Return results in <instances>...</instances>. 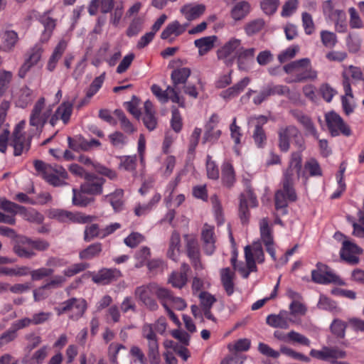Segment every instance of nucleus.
Segmentation results:
<instances>
[{
    "label": "nucleus",
    "instance_id": "obj_34",
    "mask_svg": "<svg viewBox=\"0 0 364 364\" xmlns=\"http://www.w3.org/2000/svg\"><path fill=\"white\" fill-rule=\"evenodd\" d=\"M187 25H181L178 21H175L167 25L166 28L162 31L161 38L164 40H168L169 43H172L174 38L172 36H178L183 33L186 29Z\"/></svg>",
    "mask_w": 364,
    "mask_h": 364
},
{
    "label": "nucleus",
    "instance_id": "obj_54",
    "mask_svg": "<svg viewBox=\"0 0 364 364\" xmlns=\"http://www.w3.org/2000/svg\"><path fill=\"white\" fill-rule=\"evenodd\" d=\"M304 169L309 173L310 176H322V170L318 162L315 159H310L306 161L304 164Z\"/></svg>",
    "mask_w": 364,
    "mask_h": 364
},
{
    "label": "nucleus",
    "instance_id": "obj_10",
    "mask_svg": "<svg viewBox=\"0 0 364 364\" xmlns=\"http://www.w3.org/2000/svg\"><path fill=\"white\" fill-rule=\"evenodd\" d=\"M45 101L44 97H41L35 103L29 119L31 126H43L50 116L51 109L46 107Z\"/></svg>",
    "mask_w": 364,
    "mask_h": 364
},
{
    "label": "nucleus",
    "instance_id": "obj_26",
    "mask_svg": "<svg viewBox=\"0 0 364 364\" xmlns=\"http://www.w3.org/2000/svg\"><path fill=\"white\" fill-rule=\"evenodd\" d=\"M247 198L250 200L252 207H255L257 205L256 197L250 189L247 190L246 195L243 193L240 195L239 215L242 223H247L249 219L250 214L247 208Z\"/></svg>",
    "mask_w": 364,
    "mask_h": 364
},
{
    "label": "nucleus",
    "instance_id": "obj_14",
    "mask_svg": "<svg viewBox=\"0 0 364 364\" xmlns=\"http://www.w3.org/2000/svg\"><path fill=\"white\" fill-rule=\"evenodd\" d=\"M186 252L190 259L192 266L196 270L203 268L200 260V252L198 240L189 235H185Z\"/></svg>",
    "mask_w": 364,
    "mask_h": 364
},
{
    "label": "nucleus",
    "instance_id": "obj_51",
    "mask_svg": "<svg viewBox=\"0 0 364 364\" xmlns=\"http://www.w3.org/2000/svg\"><path fill=\"white\" fill-rule=\"evenodd\" d=\"M339 0H327L323 3L322 9L325 15L328 16L331 19L337 17L336 12L343 11L338 7Z\"/></svg>",
    "mask_w": 364,
    "mask_h": 364
},
{
    "label": "nucleus",
    "instance_id": "obj_50",
    "mask_svg": "<svg viewBox=\"0 0 364 364\" xmlns=\"http://www.w3.org/2000/svg\"><path fill=\"white\" fill-rule=\"evenodd\" d=\"M73 203L75 205L86 207L95 200L94 198L86 196L85 194L87 193L82 191L81 189L77 191L75 188H73Z\"/></svg>",
    "mask_w": 364,
    "mask_h": 364
},
{
    "label": "nucleus",
    "instance_id": "obj_23",
    "mask_svg": "<svg viewBox=\"0 0 364 364\" xmlns=\"http://www.w3.org/2000/svg\"><path fill=\"white\" fill-rule=\"evenodd\" d=\"M191 271V268L187 263H182L181 265L180 271L173 272L168 282L172 287L178 289H182L188 282V274Z\"/></svg>",
    "mask_w": 364,
    "mask_h": 364
},
{
    "label": "nucleus",
    "instance_id": "obj_35",
    "mask_svg": "<svg viewBox=\"0 0 364 364\" xmlns=\"http://www.w3.org/2000/svg\"><path fill=\"white\" fill-rule=\"evenodd\" d=\"M199 299L205 316L209 320L215 321V318L210 311L212 306L216 302L215 296L207 291H201L199 294Z\"/></svg>",
    "mask_w": 364,
    "mask_h": 364
},
{
    "label": "nucleus",
    "instance_id": "obj_38",
    "mask_svg": "<svg viewBox=\"0 0 364 364\" xmlns=\"http://www.w3.org/2000/svg\"><path fill=\"white\" fill-rule=\"evenodd\" d=\"M181 237L176 231H173L171 235L168 248L167 250V257L174 262H177L180 255Z\"/></svg>",
    "mask_w": 364,
    "mask_h": 364
},
{
    "label": "nucleus",
    "instance_id": "obj_4",
    "mask_svg": "<svg viewBox=\"0 0 364 364\" xmlns=\"http://www.w3.org/2000/svg\"><path fill=\"white\" fill-rule=\"evenodd\" d=\"M283 69L287 74L295 73L293 78L286 80L288 83L302 82L308 80H315L317 77V73L312 69L309 58L293 61L285 65Z\"/></svg>",
    "mask_w": 364,
    "mask_h": 364
},
{
    "label": "nucleus",
    "instance_id": "obj_3",
    "mask_svg": "<svg viewBox=\"0 0 364 364\" xmlns=\"http://www.w3.org/2000/svg\"><path fill=\"white\" fill-rule=\"evenodd\" d=\"M33 164L38 174L48 184L55 187L67 185L65 180L68 174L62 166L48 164L41 160H35Z\"/></svg>",
    "mask_w": 364,
    "mask_h": 364
},
{
    "label": "nucleus",
    "instance_id": "obj_44",
    "mask_svg": "<svg viewBox=\"0 0 364 364\" xmlns=\"http://www.w3.org/2000/svg\"><path fill=\"white\" fill-rule=\"evenodd\" d=\"M250 5L247 1H240L231 10V16L235 21L242 19L250 12Z\"/></svg>",
    "mask_w": 364,
    "mask_h": 364
},
{
    "label": "nucleus",
    "instance_id": "obj_8",
    "mask_svg": "<svg viewBox=\"0 0 364 364\" xmlns=\"http://www.w3.org/2000/svg\"><path fill=\"white\" fill-rule=\"evenodd\" d=\"M242 46L240 39L231 38L217 50L218 59L227 66L232 65Z\"/></svg>",
    "mask_w": 364,
    "mask_h": 364
},
{
    "label": "nucleus",
    "instance_id": "obj_20",
    "mask_svg": "<svg viewBox=\"0 0 364 364\" xmlns=\"http://www.w3.org/2000/svg\"><path fill=\"white\" fill-rule=\"evenodd\" d=\"M141 119L144 125L149 131L154 130L158 124V118L154 105L150 100L144 104V111L141 113Z\"/></svg>",
    "mask_w": 364,
    "mask_h": 364
},
{
    "label": "nucleus",
    "instance_id": "obj_48",
    "mask_svg": "<svg viewBox=\"0 0 364 364\" xmlns=\"http://www.w3.org/2000/svg\"><path fill=\"white\" fill-rule=\"evenodd\" d=\"M148 357L151 364H159L161 362L156 338L148 341Z\"/></svg>",
    "mask_w": 364,
    "mask_h": 364
},
{
    "label": "nucleus",
    "instance_id": "obj_1",
    "mask_svg": "<svg viewBox=\"0 0 364 364\" xmlns=\"http://www.w3.org/2000/svg\"><path fill=\"white\" fill-rule=\"evenodd\" d=\"M302 157L299 152L291 154L289 165L284 173L282 188L275 193L274 200L277 210H282L286 213V208L289 202H294L297 196L294 187V178L299 176L301 168Z\"/></svg>",
    "mask_w": 364,
    "mask_h": 364
},
{
    "label": "nucleus",
    "instance_id": "obj_13",
    "mask_svg": "<svg viewBox=\"0 0 364 364\" xmlns=\"http://www.w3.org/2000/svg\"><path fill=\"white\" fill-rule=\"evenodd\" d=\"M85 182L81 184L80 189L89 195L97 196L103 193V186L105 179L95 174L86 173Z\"/></svg>",
    "mask_w": 364,
    "mask_h": 364
},
{
    "label": "nucleus",
    "instance_id": "obj_11",
    "mask_svg": "<svg viewBox=\"0 0 364 364\" xmlns=\"http://www.w3.org/2000/svg\"><path fill=\"white\" fill-rule=\"evenodd\" d=\"M156 288V284L150 283L138 287L134 291L135 297L151 311H156L159 308L156 301L151 297V294L154 293Z\"/></svg>",
    "mask_w": 364,
    "mask_h": 364
},
{
    "label": "nucleus",
    "instance_id": "obj_16",
    "mask_svg": "<svg viewBox=\"0 0 364 364\" xmlns=\"http://www.w3.org/2000/svg\"><path fill=\"white\" fill-rule=\"evenodd\" d=\"M43 51V48L39 43L35 45L30 50L28 58L19 68L18 73L19 77L24 78L31 68L38 64L41 60Z\"/></svg>",
    "mask_w": 364,
    "mask_h": 364
},
{
    "label": "nucleus",
    "instance_id": "obj_36",
    "mask_svg": "<svg viewBox=\"0 0 364 364\" xmlns=\"http://www.w3.org/2000/svg\"><path fill=\"white\" fill-rule=\"evenodd\" d=\"M220 280L223 287L228 296H231L234 293L235 289V272L229 267L220 269Z\"/></svg>",
    "mask_w": 364,
    "mask_h": 364
},
{
    "label": "nucleus",
    "instance_id": "obj_21",
    "mask_svg": "<svg viewBox=\"0 0 364 364\" xmlns=\"http://www.w3.org/2000/svg\"><path fill=\"white\" fill-rule=\"evenodd\" d=\"M260 235L261 240L266 247L267 252L274 260H276L274 240L269 228L268 220L266 218H262L260 221Z\"/></svg>",
    "mask_w": 364,
    "mask_h": 364
},
{
    "label": "nucleus",
    "instance_id": "obj_59",
    "mask_svg": "<svg viewBox=\"0 0 364 364\" xmlns=\"http://www.w3.org/2000/svg\"><path fill=\"white\" fill-rule=\"evenodd\" d=\"M13 74L10 71H0V97H2L8 90L12 80Z\"/></svg>",
    "mask_w": 364,
    "mask_h": 364
},
{
    "label": "nucleus",
    "instance_id": "obj_17",
    "mask_svg": "<svg viewBox=\"0 0 364 364\" xmlns=\"http://www.w3.org/2000/svg\"><path fill=\"white\" fill-rule=\"evenodd\" d=\"M310 355L322 360H327L331 358L337 360L338 358H345L346 357V352L338 347L323 346L319 350L312 349L310 351Z\"/></svg>",
    "mask_w": 364,
    "mask_h": 364
},
{
    "label": "nucleus",
    "instance_id": "obj_47",
    "mask_svg": "<svg viewBox=\"0 0 364 364\" xmlns=\"http://www.w3.org/2000/svg\"><path fill=\"white\" fill-rule=\"evenodd\" d=\"M222 181L223 184L230 188L235 181V175L232 166L230 163H225L222 168Z\"/></svg>",
    "mask_w": 364,
    "mask_h": 364
},
{
    "label": "nucleus",
    "instance_id": "obj_29",
    "mask_svg": "<svg viewBox=\"0 0 364 364\" xmlns=\"http://www.w3.org/2000/svg\"><path fill=\"white\" fill-rule=\"evenodd\" d=\"M121 277V272L116 269H104L92 277V281L96 284H107L117 280Z\"/></svg>",
    "mask_w": 364,
    "mask_h": 364
},
{
    "label": "nucleus",
    "instance_id": "obj_27",
    "mask_svg": "<svg viewBox=\"0 0 364 364\" xmlns=\"http://www.w3.org/2000/svg\"><path fill=\"white\" fill-rule=\"evenodd\" d=\"M11 146L14 148V156H21L29 150L31 141L26 139V135H17V132H13Z\"/></svg>",
    "mask_w": 364,
    "mask_h": 364
},
{
    "label": "nucleus",
    "instance_id": "obj_39",
    "mask_svg": "<svg viewBox=\"0 0 364 364\" xmlns=\"http://www.w3.org/2000/svg\"><path fill=\"white\" fill-rule=\"evenodd\" d=\"M311 279L314 282L321 284L330 283L341 284V279L336 274H327L325 275L316 269L311 271Z\"/></svg>",
    "mask_w": 364,
    "mask_h": 364
},
{
    "label": "nucleus",
    "instance_id": "obj_24",
    "mask_svg": "<svg viewBox=\"0 0 364 364\" xmlns=\"http://www.w3.org/2000/svg\"><path fill=\"white\" fill-rule=\"evenodd\" d=\"M255 50L254 48H245L242 46L235 58L239 70L247 71L250 68L254 63Z\"/></svg>",
    "mask_w": 364,
    "mask_h": 364
},
{
    "label": "nucleus",
    "instance_id": "obj_43",
    "mask_svg": "<svg viewBox=\"0 0 364 364\" xmlns=\"http://www.w3.org/2000/svg\"><path fill=\"white\" fill-rule=\"evenodd\" d=\"M217 39L216 36H210L196 40L194 44L198 48L199 55H204L210 51L214 47Z\"/></svg>",
    "mask_w": 364,
    "mask_h": 364
},
{
    "label": "nucleus",
    "instance_id": "obj_56",
    "mask_svg": "<svg viewBox=\"0 0 364 364\" xmlns=\"http://www.w3.org/2000/svg\"><path fill=\"white\" fill-rule=\"evenodd\" d=\"M347 323L340 319H334L331 325V331L336 337L343 338L346 335Z\"/></svg>",
    "mask_w": 364,
    "mask_h": 364
},
{
    "label": "nucleus",
    "instance_id": "obj_61",
    "mask_svg": "<svg viewBox=\"0 0 364 364\" xmlns=\"http://www.w3.org/2000/svg\"><path fill=\"white\" fill-rule=\"evenodd\" d=\"M317 306L321 310L336 311L338 309L336 303L324 295H321Z\"/></svg>",
    "mask_w": 364,
    "mask_h": 364
},
{
    "label": "nucleus",
    "instance_id": "obj_57",
    "mask_svg": "<svg viewBox=\"0 0 364 364\" xmlns=\"http://www.w3.org/2000/svg\"><path fill=\"white\" fill-rule=\"evenodd\" d=\"M0 208L14 214L25 210L23 206H21L5 198H0Z\"/></svg>",
    "mask_w": 364,
    "mask_h": 364
},
{
    "label": "nucleus",
    "instance_id": "obj_58",
    "mask_svg": "<svg viewBox=\"0 0 364 364\" xmlns=\"http://www.w3.org/2000/svg\"><path fill=\"white\" fill-rule=\"evenodd\" d=\"M322 44L326 48H333L337 43L336 35L331 31L323 30L320 33Z\"/></svg>",
    "mask_w": 364,
    "mask_h": 364
},
{
    "label": "nucleus",
    "instance_id": "obj_25",
    "mask_svg": "<svg viewBox=\"0 0 364 364\" xmlns=\"http://www.w3.org/2000/svg\"><path fill=\"white\" fill-rule=\"evenodd\" d=\"M362 252L361 249L355 243L349 240H344L343 242V247L341 250V257L351 264H356L359 259L356 255Z\"/></svg>",
    "mask_w": 364,
    "mask_h": 364
},
{
    "label": "nucleus",
    "instance_id": "obj_49",
    "mask_svg": "<svg viewBox=\"0 0 364 364\" xmlns=\"http://www.w3.org/2000/svg\"><path fill=\"white\" fill-rule=\"evenodd\" d=\"M68 146L75 151H87V140L81 136H77L75 138L68 137Z\"/></svg>",
    "mask_w": 364,
    "mask_h": 364
},
{
    "label": "nucleus",
    "instance_id": "obj_37",
    "mask_svg": "<svg viewBox=\"0 0 364 364\" xmlns=\"http://www.w3.org/2000/svg\"><path fill=\"white\" fill-rule=\"evenodd\" d=\"M218 121L219 118L218 115L213 114L211 116L205 126V132L203 138V143H205L206 141H215L220 137L221 134V131H214V129L217 124L218 123Z\"/></svg>",
    "mask_w": 364,
    "mask_h": 364
},
{
    "label": "nucleus",
    "instance_id": "obj_6",
    "mask_svg": "<svg viewBox=\"0 0 364 364\" xmlns=\"http://www.w3.org/2000/svg\"><path fill=\"white\" fill-rule=\"evenodd\" d=\"M190 75L191 70L188 68H181L174 70L171 75L173 86L167 87V90H169V92L172 94L170 97V100L181 107H185V100L183 97L179 95L180 89L178 85L185 84Z\"/></svg>",
    "mask_w": 364,
    "mask_h": 364
},
{
    "label": "nucleus",
    "instance_id": "obj_9",
    "mask_svg": "<svg viewBox=\"0 0 364 364\" xmlns=\"http://www.w3.org/2000/svg\"><path fill=\"white\" fill-rule=\"evenodd\" d=\"M325 120L328 129L332 136L343 134L346 136L351 135L350 127L345 123L343 119L334 112H330L325 114Z\"/></svg>",
    "mask_w": 364,
    "mask_h": 364
},
{
    "label": "nucleus",
    "instance_id": "obj_5",
    "mask_svg": "<svg viewBox=\"0 0 364 364\" xmlns=\"http://www.w3.org/2000/svg\"><path fill=\"white\" fill-rule=\"evenodd\" d=\"M279 147L282 151L287 152L291 142L301 153L305 149L304 139L300 130L294 125L281 127L278 131ZM301 155V154H300Z\"/></svg>",
    "mask_w": 364,
    "mask_h": 364
},
{
    "label": "nucleus",
    "instance_id": "obj_2",
    "mask_svg": "<svg viewBox=\"0 0 364 364\" xmlns=\"http://www.w3.org/2000/svg\"><path fill=\"white\" fill-rule=\"evenodd\" d=\"M50 247L44 240H33L23 235H18L13 240V252L22 259H31L36 256L35 250L46 251Z\"/></svg>",
    "mask_w": 364,
    "mask_h": 364
},
{
    "label": "nucleus",
    "instance_id": "obj_53",
    "mask_svg": "<svg viewBox=\"0 0 364 364\" xmlns=\"http://www.w3.org/2000/svg\"><path fill=\"white\" fill-rule=\"evenodd\" d=\"M264 21L257 18L248 22L245 26V31L248 36H252L259 32L264 26Z\"/></svg>",
    "mask_w": 364,
    "mask_h": 364
},
{
    "label": "nucleus",
    "instance_id": "obj_12",
    "mask_svg": "<svg viewBox=\"0 0 364 364\" xmlns=\"http://www.w3.org/2000/svg\"><path fill=\"white\" fill-rule=\"evenodd\" d=\"M245 256L247 269L250 271H257L255 260L261 263L264 259L261 243L255 242L252 245H247L245 247Z\"/></svg>",
    "mask_w": 364,
    "mask_h": 364
},
{
    "label": "nucleus",
    "instance_id": "obj_22",
    "mask_svg": "<svg viewBox=\"0 0 364 364\" xmlns=\"http://www.w3.org/2000/svg\"><path fill=\"white\" fill-rule=\"evenodd\" d=\"M73 102H64L57 108L49 121L53 127L55 125L59 119H61L65 124L68 123L73 112Z\"/></svg>",
    "mask_w": 364,
    "mask_h": 364
},
{
    "label": "nucleus",
    "instance_id": "obj_64",
    "mask_svg": "<svg viewBox=\"0 0 364 364\" xmlns=\"http://www.w3.org/2000/svg\"><path fill=\"white\" fill-rule=\"evenodd\" d=\"M119 166L128 171H134L136 166V156H124L120 157Z\"/></svg>",
    "mask_w": 364,
    "mask_h": 364
},
{
    "label": "nucleus",
    "instance_id": "obj_52",
    "mask_svg": "<svg viewBox=\"0 0 364 364\" xmlns=\"http://www.w3.org/2000/svg\"><path fill=\"white\" fill-rule=\"evenodd\" d=\"M112 145L116 148L122 149L127 143V137L119 131H115L108 136Z\"/></svg>",
    "mask_w": 364,
    "mask_h": 364
},
{
    "label": "nucleus",
    "instance_id": "obj_33",
    "mask_svg": "<svg viewBox=\"0 0 364 364\" xmlns=\"http://www.w3.org/2000/svg\"><path fill=\"white\" fill-rule=\"evenodd\" d=\"M124 191L122 189H116L114 192H107L103 197L102 201L109 202L114 210L118 212L122 209L124 205Z\"/></svg>",
    "mask_w": 364,
    "mask_h": 364
},
{
    "label": "nucleus",
    "instance_id": "obj_41",
    "mask_svg": "<svg viewBox=\"0 0 364 364\" xmlns=\"http://www.w3.org/2000/svg\"><path fill=\"white\" fill-rule=\"evenodd\" d=\"M205 11V6L203 4L185 5L181 9V13L188 21L198 18L202 14H203Z\"/></svg>",
    "mask_w": 364,
    "mask_h": 364
},
{
    "label": "nucleus",
    "instance_id": "obj_15",
    "mask_svg": "<svg viewBox=\"0 0 364 364\" xmlns=\"http://www.w3.org/2000/svg\"><path fill=\"white\" fill-rule=\"evenodd\" d=\"M38 22L40 26L38 28L40 35V42L42 43H47L56 26V20L50 16L49 12L44 13L39 16Z\"/></svg>",
    "mask_w": 364,
    "mask_h": 364
},
{
    "label": "nucleus",
    "instance_id": "obj_40",
    "mask_svg": "<svg viewBox=\"0 0 364 364\" xmlns=\"http://www.w3.org/2000/svg\"><path fill=\"white\" fill-rule=\"evenodd\" d=\"M250 82V77H245L232 87H230L228 89L223 91L220 95L224 99H230L235 97L245 90Z\"/></svg>",
    "mask_w": 364,
    "mask_h": 364
},
{
    "label": "nucleus",
    "instance_id": "obj_31",
    "mask_svg": "<svg viewBox=\"0 0 364 364\" xmlns=\"http://www.w3.org/2000/svg\"><path fill=\"white\" fill-rule=\"evenodd\" d=\"M291 319L288 317L287 311H282L278 314H270L266 318L267 323L273 328L287 329Z\"/></svg>",
    "mask_w": 364,
    "mask_h": 364
},
{
    "label": "nucleus",
    "instance_id": "obj_18",
    "mask_svg": "<svg viewBox=\"0 0 364 364\" xmlns=\"http://www.w3.org/2000/svg\"><path fill=\"white\" fill-rule=\"evenodd\" d=\"M343 86L346 95L349 97L353 98V92L350 87V77L355 80H360L363 78V72L360 68L350 65L348 68H345L343 73Z\"/></svg>",
    "mask_w": 364,
    "mask_h": 364
},
{
    "label": "nucleus",
    "instance_id": "obj_45",
    "mask_svg": "<svg viewBox=\"0 0 364 364\" xmlns=\"http://www.w3.org/2000/svg\"><path fill=\"white\" fill-rule=\"evenodd\" d=\"M102 244L100 242H95L80 252L79 257L81 259L89 260L97 257L102 252Z\"/></svg>",
    "mask_w": 364,
    "mask_h": 364
},
{
    "label": "nucleus",
    "instance_id": "obj_62",
    "mask_svg": "<svg viewBox=\"0 0 364 364\" xmlns=\"http://www.w3.org/2000/svg\"><path fill=\"white\" fill-rule=\"evenodd\" d=\"M33 91L28 87H23L20 90L18 97V105L21 107H26L32 100Z\"/></svg>",
    "mask_w": 364,
    "mask_h": 364
},
{
    "label": "nucleus",
    "instance_id": "obj_46",
    "mask_svg": "<svg viewBox=\"0 0 364 364\" xmlns=\"http://www.w3.org/2000/svg\"><path fill=\"white\" fill-rule=\"evenodd\" d=\"M115 116L119 119L122 129L128 134H132L136 131L133 124L126 117L124 112L121 109H115L114 112Z\"/></svg>",
    "mask_w": 364,
    "mask_h": 364
},
{
    "label": "nucleus",
    "instance_id": "obj_32",
    "mask_svg": "<svg viewBox=\"0 0 364 364\" xmlns=\"http://www.w3.org/2000/svg\"><path fill=\"white\" fill-rule=\"evenodd\" d=\"M255 119L257 122L255 130L252 133V138L255 144L259 147H262L267 139L265 132L262 128V125L267 122V118L265 116L260 115Z\"/></svg>",
    "mask_w": 364,
    "mask_h": 364
},
{
    "label": "nucleus",
    "instance_id": "obj_28",
    "mask_svg": "<svg viewBox=\"0 0 364 364\" xmlns=\"http://www.w3.org/2000/svg\"><path fill=\"white\" fill-rule=\"evenodd\" d=\"M201 237L203 241L204 251L208 255H212L215 249L214 228L213 226L205 224L202 230Z\"/></svg>",
    "mask_w": 364,
    "mask_h": 364
},
{
    "label": "nucleus",
    "instance_id": "obj_55",
    "mask_svg": "<svg viewBox=\"0 0 364 364\" xmlns=\"http://www.w3.org/2000/svg\"><path fill=\"white\" fill-rule=\"evenodd\" d=\"M53 268L41 267L33 269L30 272L31 278L33 281L41 280L46 277H50L54 273Z\"/></svg>",
    "mask_w": 364,
    "mask_h": 364
},
{
    "label": "nucleus",
    "instance_id": "obj_63",
    "mask_svg": "<svg viewBox=\"0 0 364 364\" xmlns=\"http://www.w3.org/2000/svg\"><path fill=\"white\" fill-rule=\"evenodd\" d=\"M250 340L248 338H240L235 341L233 345L229 344L228 348L230 351L242 352L247 351L250 349Z\"/></svg>",
    "mask_w": 364,
    "mask_h": 364
},
{
    "label": "nucleus",
    "instance_id": "obj_19",
    "mask_svg": "<svg viewBox=\"0 0 364 364\" xmlns=\"http://www.w3.org/2000/svg\"><path fill=\"white\" fill-rule=\"evenodd\" d=\"M291 115L299 122L304 127L306 135H311L314 139H318L319 134L316 126L310 117L306 115L302 112L294 109L291 110Z\"/></svg>",
    "mask_w": 364,
    "mask_h": 364
},
{
    "label": "nucleus",
    "instance_id": "obj_60",
    "mask_svg": "<svg viewBox=\"0 0 364 364\" xmlns=\"http://www.w3.org/2000/svg\"><path fill=\"white\" fill-rule=\"evenodd\" d=\"M97 237H101V230L97 224H91L85 227L84 232L85 242H90Z\"/></svg>",
    "mask_w": 364,
    "mask_h": 364
},
{
    "label": "nucleus",
    "instance_id": "obj_7",
    "mask_svg": "<svg viewBox=\"0 0 364 364\" xmlns=\"http://www.w3.org/2000/svg\"><path fill=\"white\" fill-rule=\"evenodd\" d=\"M87 307V304L84 299L73 297L62 302L55 308V311L58 316L70 312V318L77 321L84 315Z\"/></svg>",
    "mask_w": 364,
    "mask_h": 364
},
{
    "label": "nucleus",
    "instance_id": "obj_30",
    "mask_svg": "<svg viewBox=\"0 0 364 364\" xmlns=\"http://www.w3.org/2000/svg\"><path fill=\"white\" fill-rule=\"evenodd\" d=\"M67 46V41L62 39L58 42L57 46L55 47L46 65V69L49 72L51 73L55 70L59 60L61 58L65 50H66Z\"/></svg>",
    "mask_w": 364,
    "mask_h": 364
},
{
    "label": "nucleus",
    "instance_id": "obj_42",
    "mask_svg": "<svg viewBox=\"0 0 364 364\" xmlns=\"http://www.w3.org/2000/svg\"><path fill=\"white\" fill-rule=\"evenodd\" d=\"M2 39L4 49L6 51H11L14 49L18 41V33L12 30H4L0 33Z\"/></svg>",
    "mask_w": 364,
    "mask_h": 364
}]
</instances>
